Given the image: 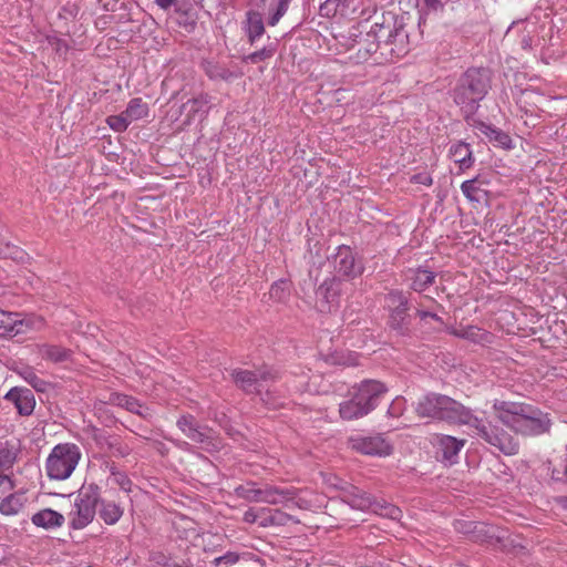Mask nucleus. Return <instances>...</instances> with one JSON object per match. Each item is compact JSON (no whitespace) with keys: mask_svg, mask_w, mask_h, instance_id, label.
<instances>
[{"mask_svg":"<svg viewBox=\"0 0 567 567\" xmlns=\"http://www.w3.org/2000/svg\"><path fill=\"white\" fill-rule=\"evenodd\" d=\"M371 512L393 520H400L402 517V511L398 506L384 501L380 502L377 498L374 499V504L371 507Z\"/></svg>","mask_w":567,"mask_h":567,"instance_id":"33","label":"nucleus"},{"mask_svg":"<svg viewBox=\"0 0 567 567\" xmlns=\"http://www.w3.org/2000/svg\"><path fill=\"white\" fill-rule=\"evenodd\" d=\"M111 402L128 412L135 413L143 419H148L152 414L148 408L143 406L135 398L122 393H113Z\"/></svg>","mask_w":567,"mask_h":567,"instance_id":"22","label":"nucleus"},{"mask_svg":"<svg viewBox=\"0 0 567 567\" xmlns=\"http://www.w3.org/2000/svg\"><path fill=\"white\" fill-rule=\"evenodd\" d=\"M388 392L384 383L367 379L349 389L348 398L339 404V415L343 421L361 419L372 412L380 399Z\"/></svg>","mask_w":567,"mask_h":567,"instance_id":"3","label":"nucleus"},{"mask_svg":"<svg viewBox=\"0 0 567 567\" xmlns=\"http://www.w3.org/2000/svg\"><path fill=\"white\" fill-rule=\"evenodd\" d=\"M411 280L410 288L417 293L424 291L429 286L433 285L435 274L424 268H417L411 271L409 277Z\"/></svg>","mask_w":567,"mask_h":567,"instance_id":"24","label":"nucleus"},{"mask_svg":"<svg viewBox=\"0 0 567 567\" xmlns=\"http://www.w3.org/2000/svg\"><path fill=\"white\" fill-rule=\"evenodd\" d=\"M107 449L112 452L113 456L125 457L130 454L131 450L127 445L121 444L117 440L106 441Z\"/></svg>","mask_w":567,"mask_h":567,"instance_id":"45","label":"nucleus"},{"mask_svg":"<svg viewBox=\"0 0 567 567\" xmlns=\"http://www.w3.org/2000/svg\"><path fill=\"white\" fill-rule=\"evenodd\" d=\"M259 515L260 513L258 514L252 508H249L248 511L245 512L243 519L245 523L254 524L257 522Z\"/></svg>","mask_w":567,"mask_h":567,"instance_id":"53","label":"nucleus"},{"mask_svg":"<svg viewBox=\"0 0 567 567\" xmlns=\"http://www.w3.org/2000/svg\"><path fill=\"white\" fill-rule=\"evenodd\" d=\"M480 131L491 142H495L497 145L505 147V148L511 147L512 138L509 137L508 134L504 133L503 131H501L494 126L484 124V123H482L480 125Z\"/></svg>","mask_w":567,"mask_h":567,"instance_id":"32","label":"nucleus"},{"mask_svg":"<svg viewBox=\"0 0 567 567\" xmlns=\"http://www.w3.org/2000/svg\"><path fill=\"white\" fill-rule=\"evenodd\" d=\"M125 116L130 120L132 123L133 121H137L140 118H143L147 116L148 114V107L147 104L142 101V99L136 97L132 99L128 102V105L126 110L124 111Z\"/></svg>","mask_w":567,"mask_h":567,"instance_id":"34","label":"nucleus"},{"mask_svg":"<svg viewBox=\"0 0 567 567\" xmlns=\"http://www.w3.org/2000/svg\"><path fill=\"white\" fill-rule=\"evenodd\" d=\"M27 502L23 493H11L9 496L0 502V513L3 515L18 514Z\"/></svg>","mask_w":567,"mask_h":567,"instance_id":"29","label":"nucleus"},{"mask_svg":"<svg viewBox=\"0 0 567 567\" xmlns=\"http://www.w3.org/2000/svg\"><path fill=\"white\" fill-rule=\"evenodd\" d=\"M491 87V73L484 68H471L463 73L454 90L453 100L461 107L464 117L473 115Z\"/></svg>","mask_w":567,"mask_h":567,"instance_id":"5","label":"nucleus"},{"mask_svg":"<svg viewBox=\"0 0 567 567\" xmlns=\"http://www.w3.org/2000/svg\"><path fill=\"white\" fill-rule=\"evenodd\" d=\"M435 307L436 306L427 307V309L416 308V316L421 320H426L427 318H430V319L439 322L440 324H443L444 323L443 319L434 312Z\"/></svg>","mask_w":567,"mask_h":567,"instance_id":"46","label":"nucleus"},{"mask_svg":"<svg viewBox=\"0 0 567 567\" xmlns=\"http://www.w3.org/2000/svg\"><path fill=\"white\" fill-rule=\"evenodd\" d=\"M368 23H369V20H365V21H364V24H362V28H364V29H365V28H367V25H365V24H368Z\"/></svg>","mask_w":567,"mask_h":567,"instance_id":"57","label":"nucleus"},{"mask_svg":"<svg viewBox=\"0 0 567 567\" xmlns=\"http://www.w3.org/2000/svg\"><path fill=\"white\" fill-rule=\"evenodd\" d=\"M155 3L163 10L174 8L175 12H181L178 0H155Z\"/></svg>","mask_w":567,"mask_h":567,"instance_id":"51","label":"nucleus"},{"mask_svg":"<svg viewBox=\"0 0 567 567\" xmlns=\"http://www.w3.org/2000/svg\"><path fill=\"white\" fill-rule=\"evenodd\" d=\"M450 155L455 163L460 164L461 168H468L474 163L470 145L464 142L453 144L450 147Z\"/></svg>","mask_w":567,"mask_h":567,"instance_id":"27","label":"nucleus"},{"mask_svg":"<svg viewBox=\"0 0 567 567\" xmlns=\"http://www.w3.org/2000/svg\"><path fill=\"white\" fill-rule=\"evenodd\" d=\"M32 320L21 319L19 313L0 310V337H16L32 328Z\"/></svg>","mask_w":567,"mask_h":567,"instance_id":"15","label":"nucleus"},{"mask_svg":"<svg viewBox=\"0 0 567 567\" xmlns=\"http://www.w3.org/2000/svg\"><path fill=\"white\" fill-rule=\"evenodd\" d=\"M389 326L392 330L401 336L410 333V320L408 317V308L390 309Z\"/></svg>","mask_w":567,"mask_h":567,"instance_id":"25","label":"nucleus"},{"mask_svg":"<svg viewBox=\"0 0 567 567\" xmlns=\"http://www.w3.org/2000/svg\"><path fill=\"white\" fill-rule=\"evenodd\" d=\"M523 43H524V47H528L529 45L526 40H524Z\"/></svg>","mask_w":567,"mask_h":567,"instance_id":"60","label":"nucleus"},{"mask_svg":"<svg viewBox=\"0 0 567 567\" xmlns=\"http://www.w3.org/2000/svg\"><path fill=\"white\" fill-rule=\"evenodd\" d=\"M352 447L358 452L367 455H389L391 454V445L381 436H364L355 437L351 440Z\"/></svg>","mask_w":567,"mask_h":567,"instance_id":"16","label":"nucleus"},{"mask_svg":"<svg viewBox=\"0 0 567 567\" xmlns=\"http://www.w3.org/2000/svg\"><path fill=\"white\" fill-rule=\"evenodd\" d=\"M414 411L421 419L444 421L450 424L470 423L472 410L456 400L435 392H430L414 404Z\"/></svg>","mask_w":567,"mask_h":567,"instance_id":"4","label":"nucleus"},{"mask_svg":"<svg viewBox=\"0 0 567 567\" xmlns=\"http://www.w3.org/2000/svg\"><path fill=\"white\" fill-rule=\"evenodd\" d=\"M209 102L210 96L208 94H199L185 102L181 106V114L185 115V123L189 124L197 115L206 114Z\"/></svg>","mask_w":567,"mask_h":567,"instance_id":"21","label":"nucleus"},{"mask_svg":"<svg viewBox=\"0 0 567 567\" xmlns=\"http://www.w3.org/2000/svg\"><path fill=\"white\" fill-rule=\"evenodd\" d=\"M412 179L416 183L427 185V186H430L432 184V178L427 175L417 174V175H414Z\"/></svg>","mask_w":567,"mask_h":567,"instance_id":"54","label":"nucleus"},{"mask_svg":"<svg viewBox=\"0 0 567 567\" xmlns=\"http://www.w3.org/2000/svg\"><path fill=\"white\" fill-rule=\"evenodd\" d=\"M274 55V49L271 48H262L260 50H257L250 54H248L245 60L249 61L251 63H259L261 61H265L267 59H270Z\"/></svg>","mask_w":567,"mask_h":567,"instance_id":"44","label":"nucleus"},{"mask_svg":"<svg viewBox=\"0 0 567 567\" xmlns=\"http://www.w3.org/2000/svg\"><path fill=\"white\" fill-rule=\"evenodd\" d=\"M404 406V399L403 398H396L392 401L391 405L388 409V414L393 417H398L402 414Z\"/></svg>","mask_w":567,"mask_h":567,"instance_id":"48","label":"nucleus"},{"mask_svg":"<svg viewBox=\"0 0 567 567\" xmlns=\"http://www.w3.org/2000/svg\"><path fill=\"white\" fill-rule=\"evenodd\" d=\"M368 23H369V20H365V21H364V24H362V28H364V29H365V28H367V25H365V24H368Z\"/></svg>","mask_w":567,"mask_h":567,"instance_id":"59","label":"nucleus"},{"mask_svg":"<svg viewBox=\"0 0 567 567\" xmlns=\"http://www.w3.org/2000/svg\"><path fill=\"white\" fill-rule=\"evenodd\" d=\"M32 523L45 529L61 527L64 524V516L51 508H44L35 514L31 518Z\"/></svg>","mask_w":567,"mask_h":567,"instance_id":"23","label":"nucleus"},{"mask_svg":"<svg viewBox=\"0 0 567 567\" xmlns=\"http://www.w3.org/2000/svg\"><path fill=\"white\" fill-rule=\"evenodd\" d=\"M432 306L440 305L435 301V299L426 295L419 293L417 297H413L412 293H410V308L413 307L416 310V308L427 309V307Z\"/></svg>","mask_w":567,"mask_h":567,"instance_id":"42","label":"nucleus"},{"mask_svg":"<svg viewBox=\"0 0 567 567\" xmlns=\"http://www.w3.org/2000/svg\"><path fill=\"white\" fill-rule=\"evenodd\" d=\"M347 8H348L347 0H326L320 6V13H321V16L331 17V16H336L340 9L344 10Z\"/></svg>","mask_w":567,"mask_h":567,"instance_id":"39","label":"nucleus"},{"mask_svg":"<svg viewBox=\"0 0 567 567\" xmlns=\"http://www.w3.org/2000/svg\"><path fill=\"white\" fill-rule=\"evenodd\" d=\"M81 457L74 444L56 445L47 458V474L51 480L63 481L71 476Z\"/></svg>","mask_w":567,"mask_h":567,"instance_id":"7","label":"nucleus"},{"mask_svg":"<svg viewBox=\"0 0 567 567\" xmlns=\"http://www.w3.org/2000/svg\"><path fill=\"white\" fill-rule=\"evenodd\" d=\"M202 68L205 74L212 81L230 82L239 78L241 74L235 70L227 68L225 64L215 60H203Z\"/></svg>","mask_w":567,"mask_h":567,"instance_id":"19","label":"nucleus"},{"mask_svg":"<svg viewBox=\"0 0 567 567\" xmlns=\"http://www.w3.org/2000/svg\"><path fill=\"white\" fill-rule=\"evenodd\" d=\"M292 0H250V4L256 8H265L268 3L267 23L275 27L287 13Z\"/></svg>","mask_w":567,"mask_h":567,"instance_id":"18","label":"nucleus"},{"mask_svg":"<svg viewBox=\"0 0 567 567\" xmlns=\"http://www.w3.org/2000/svg\"><path fill=\"white\" fill-rule=\"evenodd\" d=\"M405 25L404 16L391 11L375 12L363 43L359 42L358 59L365 61L379 54L375 61L382 63L404 56L409 52Z\"/></svg>","mask_w":567,"mask_h":567,"instance_id":"1","label":"nucleus"},{"mask_svg":"<svg viewBox=\"0 0 567 567\" xmlns=\"http://www.w3.org/2000/svg\"><path fill=\"white\" fill-rule=\"evenodd\" d=\"M114 482L125 492L131 489L132 482L124 473L120 472L115 477Z\"/></svg>","mask_w":567,"mask_h":567,"instance_id":"50","label":"nucleus"},{"mask_svg":"<svg viewBox=\"0 0 567 567\" xmlns=\"http://www.w3.org/2000/svg\"><path fill=\"white\" fill-rule=\"evenodd\" d=\"M40 354L45 360L62 363L71 359L72 351L60 346L43 344L40 347Z\"/></svg>","mask_w":567,"mask_h":567,"instance_id":"28","label":"nucleus"},{"mask_svg":"<svg viewBox=\"0 0 567 567\" xmlns=\"http://www.w3.org/2000/svg\"><path fill=\"white\" fill-rule=\"evenodd\" d=\"M0 488H2L3 493L13 489L12 481L8 475L3 474L2 470H0Z\"/></svg>","mask_w":567,"mask_h":567,"instance_id":"52","label":"nucleus"},{"mask_svg":"<svg viewBox=\"0 0 567 567\" xmlns=\"http://www.w3.org/2000/svg\"><path fill=\"white\" fill-rule=\"evenodd\" d=\"M565 506H566V508H567V499L565 501Z\"/></svg>","mask_w":567,"mask_h":567,"instance_id":"61","label":"nucleus"},{"mask_svg":"<svg viewBox=\"0 0 567 567\" xmlns=\"http://www.w3.org/2000/svg\"><path fill=\"white\" fill-rule=\"evenodd\" d=\"M427 13H439L444 10V3L441 0H424Z\"/></svg>","mask_w":567,"mask_h":567,"instance_id":"49","label":"nucleus"},{"mask_svg":"<svg viewBox=\"0 0 567 567\" xmlns=\"http://www.w3.org/2000/svg\"><path fill=\"white\" fill-rule=\"evenodd\" d=\"M247 32L251 44L260 38L265 32V25L261 13L258 11H249L247 13Z\"/></svg>","mask_w":567,"mask_h":567,"instance_id":"30","label":"nucleus"},{"mask_svg":"<svg viewBox=\"0 0 567 567\" xmlns=\"http://www.w3.org/2000/svg\"><path fill=\"white\" fill-rule=\"evenodd\" d=\"M368 23H369V20H365V21H364V24H362V28H364V29H365V28H367V25H365V24H368Z\"/></svg>","mask_w":567,"mask_h":567,"instance_id":"58","label":"nucleus"},{"mask_svg":"<svg viewBox=\"0 0 567 567\" xmlns=\"http://www.w3.org/2000/svg\"><path fill=\"white\" fill-rule=\"evenodd\" d=\"M235 494L247 502L279 505L295 499L297 492L295 488H281L272 485H265L261 488H257L256 483L249 481L238 485L235 488Z\"/></svg>","mask_w":567,"mask_h":567,"instance_id":"8","label":"nucleus"},{"mask_svg":"<svg viewBox=\"0 0 567 567\" xmlns=\"http://www.w3.org/2000/svg\"><path fill=\"white\" fill-rule=\"evenodd\" d=\"M342 281L337 278L326 279L316 290V306L320 312H330L338 307Z\"/></svg>","mask_w":567,"mask_h":567,"instance_id":"12","label":"nucleus"},{"mask_svg":"<svg viewBox=\"0 0 567 567\" xmlns=\"http://www.w3.org/2000/svg\"><path fill=\"white\" fill-rule=\"evenodd\" d=\"M494 409L502 424L524 436L548 434L553 426L550 415L530 404L495 401Z\"/></svg>","mask_w":567,"mask_h":567,"instance_id":"2","label":"nucleus"},{"mask_svg":"<svg viewBox=\"0 0 567 567\" xmlns=\"http://www.w3.org/2000/svg\"><path fill=\"white\" fill-rule=\"evenodd\" d=\"M434 444L437 451L441 452L442 457L452 464L463 449L465 440H458L451 435H436Z\"/></svg>","mask_w":567,"mask_h":567,"instance_id":"20","label":"nucleus"},{"mask_svg":"<svg viewBox=\"0 0 567 567\" xmlns=\"http://www.w3.org/2000/svg\"><path fill=\"white\" fill-rule=\"evenodd\" d=\"M466 425L476 431V435L484 440L487 444L496 447L505 455H515L518 453L519 443L504 429L499 427L492 422H485L471 413L470 423Z\"/></svg>","mask_w":567,"mask_h":567,"instance_id":"6","label":"nucleus"},{"mask_svg":"<svg viewBox=\"0 0 567 567\" xmlns=\"http://www.w3.org/2000/svg\"><path fill=\"white\" fill-rule=\"evenodd\" d=\"M239 560V555L237 553H234V551H227L225 555L223 556H219V557H216L214 560H213V564L215 566H219L221 564H225V565H235L236 563H238Z\"/></svg>","mask_w":567,"mask_h":567,"instance_id":"47","label":"nucleus"},{"mask_svg":"<svg viewBox=\"0 0 567 567\" xmlns=\"http://www.w3.org/2000/svg\"><path fill=\"white\" fill-rule=\"evenodd\" d=\"M176 425L190 441L199 444L202 449L208 452L219 449V442L212 435L213 431L207 426L200 425L192 414L182 415L177 420Z\"/></svg>","mask_w":567,"mask_h":567,"instance_id":"11","label":"nucleus"},{"mask_svg":"<svg viewBox=\"0 0 567 567\" xmlns=\"http://www.w3.org/2000/svg\"><path fill=\"white\" fill-rule=\"evenodd\" d=\"M230 378L235 385L246 394H261L264 383L277 379V374L269 368L262 367L251 370L234 369Z\"/></svg>","mask_w":567,"mask_h":567,"instance_id":"10","label":"nucleus"},{"mask_svg":"<svg viewBox=\"0 0 567 567\" xmlns=\"http://www.w3.org/2000/svg\"><path fill=\"white\" fill-rule=\"evenodd\" d=\"M109 126L115 132H124L131 124L130 120L125 116L124 112L118 115H110L106 118Z\"/></svg>","mask_w":567,"mask_h":567,"instance_id":"41","label":"nucleus"},{"mask_svg":"<svg viewBox=\"0 0 567 567\" xmlns=\"http://www.w3.org/2000/svg\"><path fill=\"white\" fill-rule=\"evenodd\" d=\"M18 447L10 442L0 443V470L4 471L14 464L17 460Z\"/></svg>","mask_w":567,"mask_h":567,"instance_id":"35","label":"nucleus"},{"mask_svg":"<svg viewBox=\"0 0 567 567\" xmlns=\"http://www.w3.org/2000/svg\"><path fill=\"white\" fill-rule=\"evenodd\" d=\"M105 466H106V468H109L113 478L120 473V471L117 470V467L115 466L114 463L105 462Z\"/></svg>","mask_w":567,"mask_h":567,"instance_id":"55","label":"nucleus"},{"mask_svg":"<svg viewBox=\"0 0 567 567\" xmlns=\"http://www.w3.org/2000/svg\"><path fill=\"white\" fill-rule=\"evenodd\" d=\"M342 499L352 508L360 511H371L375 498L365 491L350 485L343 489Z\"/></svg>","mask_w":567,"mask_h":567,"instance_id":"17","label":"nucleus"},{"mask_svg":"<svg viewBox=\"0 0 567 567\" xmlns=\"http://www.w3.org/2000/svg\"><path fill=\"white\" fill-rule=\"evenodd\" d=\"M3 399L14 405L21 416H29L35 408V398L28 388L14 386L10 389Z\"/></svg>","mask_w":567,"mask_h":567,"instance_id":"14","label":"nucleus"},{"mask_svg":"<svg viewBox=\"0 0 567 567\" xmlns=\"http://www.w3.org/2000/svg\"><path fill=\"white\" fill-rule=\"evenodd\" d=\"M451 333L455 337L466 339L473 342H480L486 333L476 326H466L458 329H453Z\"/></svg>","mask_w":567,"mask_h":567,"instance_id":"36","label":"nucleus"},{"mask_svg":"<svg viewBox=\"0 0 567 567\" xmlns=\"http://www.w3.org/2000/svg\"><path fill=\"white\" fill-rule=\"evenodd\" d=\"M259 513L262 515L259 522L260 526H285L292 519L290 515L280 509L261 508Z\"/></svg>","mask_w":567,"mask_h":567,"instance_id":"26","label":"nucleus"},{"mask_svg":"<svg viewBox=\"0 0 567 567\" xmlns=\"http://www.w3.org/2000/svg\"><path fill=\"white\" fill-rule=\"evenodd\" d=\"M23 379L37 391H44L47 386V382L40 379L31 369H25L21 372Z\"/></svg>","mask_w":567,"mask_h":567,"instance_id":"43","label":"nucleus"},{"mask_svg":"<svg viewBox=\"0 0 567 567\" xmlns=\"http://www.w3.org/2000/svg\"><path fill=\"white\" fill-rule=\"evenodd\" d=\"M333 268L340 276L354 278L363 271V265L355 259L352 249L349 246H339L333 256Z\"/></svg>","mask_w":567,"mask_h":567,"instance_id":"13","label":"nucleus"},{"mask_svg":"<svg viewBox=\"0 0 567 567\" xmlns=\"http://www.w3.org/2000/svg\"><path fill=\"white\" fill-rule=\"evenodd\" d=\"M99 502V486L95 484L83 486L79 491L73 509L69 514L71 528L82 529L86 527L95 516Z\"/></svg>","mask_w":567,"mask_h":567,"instance_id":"9","label":"nucleus"},{"mask_svg":"<svg viewBox=\"0 0 567 567\" xmlns=\"http://www.w3.org/2000/svg\"><path fill=\"white\" fill-rule=\"evenodd\" d=\"M386 303L389 309H400L408 308L410 309V293L405 295L400 290H392L386 295Z\"/></svg>","mask_w":567,"mask_h":567,"instance_id":"37","label":"nucleus"},{"mask_svg":"<svg viewBox=\"0 0 567 567\" xmlns=\"http://www.w3.org/2000/svg\"><path fill=\"white\" fill-rule=\"evenodd\" d=\"M174 567H182V566H179L178 564H175ZM185 567H193V566L189 564V565H186Z\"/></svg>","mask_w":567,"mask_h":567,"instance_id":"56","label":"nucleus"},{"mask_svg":"<svg viewBox=\"0 0 567 567\" xmlns=\"http://www.w3.org/2000/svg\"><path fill=\"white\" fill-rule=\"evenodd\" d=\"M478 178L468 179L462 183L461 190L463 195L471 202L478 203L481 200L478 193L482 189L477 186Z\"/></svg>","mask_w":567,"mask_h":567,"instance_id":"38","label":"nucleus"},{"mask_svg":"<svg viewBox=\"0 0 567 567\" xmlns=\"http://www.w3.org/2000/svg\"><path fill=\"white\" fill-rule=\"evenodd\" d=\"M270 298L275 301H284L288 295V282L285 280H279L271 285L269 290Z\"/></svg>","mask_w":567,"mask_h":567,"instance_id":"40","label":"nucleus"},{"mask_svg":"<svg viewBox=\"0 0 567 567\" xmlns=\"http://www.w3.org/2000/svg\"><path fill=\"white\" fill-rule=\"evenodd\" d=\"M99 515L105 524L114 525L122 517L123 508L114 502L102 501Z\"/></svg>","mask_w":567,"mask_h":567,"instance_id":"31","label":"nucleus"}]
</instances>
